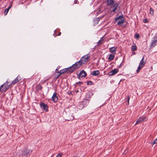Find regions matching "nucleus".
Here are the masks:
<instances>
[{"label":"nucleus","instance_id":"1","mask_svg":"<svg viewBox=\"0 0 157 157\" xmlns=\"http://www.w3.org/2000/svg\"><path fill=\"white\" fill-rule=\"evenodd\" d=\"M105 3L109 7V10L111 12L115 13L118 11L117 10L118 4L115 3L114 0H106Z\"/></svg>","mask_w":157,"mask_h":157},{"label":"nucleus","instance_id":"2","mask_svg":"<svg viewBox=\"0 0 157 157\" xmlns=\"http://www.w3.org/2000/svg\"><path fill=\"white\" fill-rule=\"evenodd\" d=\"M9 82L7 81L3 84L1 85L0 86V92H5L9 88L10 86L12 84H9Z\"/></svg>","mask_w":157,"mask_h":157},{"label":"nucleus","instance_id":"3","mask_svg":"<svg viewBox=\"0 0 157 157\" xmlns=\"http://www.w3.org/2000/svg\"><path fill=\"white\" fill-rule=\"evenodd\" d=\"M124 19L123 15H121L115 18L114 23H117L118 25H121L124 23Z\"/></svg>","mask_w":157,"mask_h":157},{"label":"nucleus","instance_id":"4","mask_svg":"<svg viewBox=\"0 0 157 157\" xmlns=\"http://www.w3.org/2000/svg\"><path fill=\"white\" fill-rule=\"evenodd\" d=\"M90 57V55L88 54L82 57L79 60L80 62V64L82 65L84 64L85 62L88 61Z\"/></svg>","mask_w":157,"mask_h":157},{"label":"nucleus","instance_id":"5","mask_svg":"<svg viewBox=\"0 0 157 157\" xmlns=\"http://www.w3.org/2000/svg\"><path fill=\"white\" fill-rule=\"evenodd\" d=\"M144 57L142 58V59L140 61V62L139 64V65L138 68L136 70L137 73H138L140 70L144 67V66L145 65L146 62L144 61Z\"/></svg>","mask_w":157,"mask_h":157},{"label":"nucleus","instance_id":"6","mask_svg":"<svg viewBox=\"0 0 157 157\" xmlns=\"http://www.w3.org/2000/svg\"><path fill=\"white\" fill-rule=\"evenodd\" d=\"M32 152V150L28 149H25L23 151L22 155L23 156L30 155Z\"/></svg>","mask_w":157,"mask_h":157},{"label":"nucleus","instance_id":"7","mask_svg":"<svg viewBox=\"0 0 157 157\" xmlns=\"http://www.w3.org/2000/svg\"><path fill=\"white\" fill-rule=\"evenodd\" d=\"M146 119V117L144 116L139 117L136 121L135 125L141 124L143 121L145 120Z\"/></svg>","mask_w":157,"mask_h":157},{"label":"nucleus","instance_id":"8","mask_svg":"<svg viewBox=\"0 0 157 157\" xmlns=\"http://www.w3.org/2000/svg\"><path fill=\"white\" fill-rule=\"evenodd\" d=\"M40 106L41 109L44 110H45L46 111H48V106L47 105L44 103H42L40 104Z\"/></svg>","mask_w":157,"mask_h":157},{"label":"nucleus","instance_id":"9","mask_svg":"<svg viewBox=\"0 0 157 157\" xmlns=\"http://www.w3.org/2000/svg\"><path fill=\"white\" fill-rule=\"evenodd\" d=\"M66 69H66L67 74H71L75 70V69H74L72 66L68 68H66Z\"/></svg>","mask_w":157,"mask_h":157},{"label":"nucleus","instance_id":"10","mask_svg":"<svg viewBox=\"0 0 157 157\" xmlns=\"http://www.w3.org/2000/svg\"><path fill=\"white\" fill-rule=\"evenodd\" d=\"M154 39H155V40H153L151 44V47H154L157 44V35L154 37Z\"/></svg>","mask_w":157,"mask_h":157},{"label":"nucleus","instance_id":"11","mask_svg":"<svg viewBox=\"0 0 157 157\" xmlns=\"http://www.w3.org/2000/svg\"><path fill=\"white\" fill-rule=\"evenodd\" d=\"M90 102L89 100L85 99H84V100L82 102V103L80 104V105H82H82H84L83 107L87 105Z\"/></svg>","mask_w":157,"mask_h":157},{"label":"nucleus","instance_id":"12","mask_svg":"<svg viewBox=\"0 0 157 157\" xmlns=\"http://www.w3.org/2000/svg\"><path fill=\"white\" fill-rule=\"evenodd\" d=\"M80 61L76 62L75 64H73L72 66L75 69V70L76 69L79 68L82 65L80 64Z\"/></svg>","mask_w":157,"mask_h":157},{"label":"nucleus","instance_id":"13","mask_svg":"<svg viewBox=\"0 0 157 157\" xmlns=\"http://www.w3.org/2000/svg\"><path fill=\"white\" fill-rule=\"evenodd\" d=\"M57 94L56 93H54L52 98V100L54 102H56L58 99V98L56 96Z\"/></svg>","mask_w":157,"mask_h":157},{"label":"nucleus","instance_id":"14","mask_svg":"<svg viewBox=\"0 0 157 157\" xmlns=\"http://www.w3.org/2000/svg\"><path fill=\"white\" fill-rule=\"evenodd\" d=\"M79 75V77L82 78V77L86 76V73L84 71L82 70L80 72Z\"/></svg>","mask_w":157,"mask_h":157},{"label":"nucleus","instance_id":"15","mask_svg":"<svg viewBox=\"0 0 157 157\" xmlns=\"http://www.w3.org/2000/svg\"><path fill=\"white\" fill-rule=\"evenodd\" d=\"M20 79L19 78V77L18 76L16 78L13 80L11 82V84H15L18 82Z\"/></svg>","mask_w":157,"mask_h":157},{"label":"nucleus","instance_id":"16","mask_svg":"<svg viewBox=\"0 0 157 157\" xmlns=\"http://www.w3.org/2000/svg\"><path fill=\"white\" fill-rule=\"evenodd\" d=\"M118 71V70L117 69H115L109 72L111 74L110 75H113L116 74Z\"/></svg>","mask_w":157,"mask_h":157},{"label":"nucleus","instance_id":"17","mask_svg":"<svg viewBox=\"0 0 157 157\" xmlns=\"http://www.w3.org/2000/svg\"><path fill=\"white\" fill-rule=\"evenodd\" d=\"M66 68L63 69L61 70H60L59 71H58L57 72V73L60 74L61 75H62L65 72H67V70Z\"/></svg>","mask_w":157,"mask_h":157},{"label":"nucleus","instance_id":"18","mask_svg":"<svg viewBox=\"0 0 157 157\" xmlns=\"http://www.w3.org/2000/svg\"><path fill=\"white\" fill-rule=\"evenodd\" d=\"M117 48L116 47H112L109 48V51L112 53L116 52L117 51Z\"/></svg>","mask_w":157,"mask_h":157},{"label":"nucleus","instance_id":"19","mask_svg":"<svg viewBox=\"0 0 157 157\" xmlns=\"http://www.w3.org/2000/svg\"><path fill=\"white\" fill-rule=\"evenodd\" d=\"M100 74V72L98 70L94 71L92 72V75L94 76L98 75Z\"/></svg>","mask_w":157,"mask_h":157},{"label":"nucleus","instance_id":"20","mask_svg":"<svg viewBox=\"0 0 157 157\" xmlns=\"http://www.w3.org/2000/svg\"><path fill=\"white\" fill-rule=\"evenodd\" d=\"M115 57V56L113 54H110L108 58V59L109 61H111Z\"/></svg>","mask_w":157,"mask_h":157},{"label":"nucleus","instance_id":"21","mask_svg":"<svg viewBox=\"0 0 157 157\" xmlns=\"http://www.w3.org/2000/svg\"><path fill=\"white\" fill-rule=\"evenodd\" d=\"M137 49V48L136 45L132 46L131 50L132 51H134L136 50Z\"/></svg>","mask_w":157,"mask_h":157},{"label":"nucleus","instance_id":"22","mask_svg":"<svg viewBox=\"0 0 157 157\" xmlns=\"http://www.w3.org/2000/svg\"><path fill=\"white\" fill-rule=\"evenodd\" d=\"M100 19L99 18H96L94 19V21L95 22V23L98 24V22L100 21Z\"/></svg>","mask_w":157,"mask_h":157},{"label":"nucleus","instance_id":"23","mask_svg":"<svg viewBox=\"0 0 157 157\" xmlns=\"http://www.w3.org/2000/svg\"><path fill=\"white\" fill-rule=\"evenodd\" d=\"M83 84V82H76L75 84H74V85H78L79 86H80L81 84Z\"/></svg>","mask_w":157,"mask_h":157},{"label":"nucleus","instance_id":"24","mask_svg":"<svg viewBox=\"0 0 157 157\" xmlns=\"http://www.w3.org/2000/svg\"><path fill=\"white\" fill-rule=\"evenodd\" d=\"M103 41L102 40H99L97 43V45L99 46L102 44V42Z\"/></svg>","mask_w":157,"mask_h":157},{"label":"nucleus","instance_id":"25","mask_svg":"<svg viewBox=\"0 0 157 157\" xmlns=\"http://www.w3.org/2000/svg\"><path fill=\"white\" fill-rule=\"evenodd\" d=\"M152 145H154L155 144L157 143V138L155 139V140L151 143Z\"/></svg>","mask_w":157,"mask_h":157},{"label":"nucleus","instance_id":"26","mask_svg":"<svg viewBox=\"0 0 157 157\" xmlns=\"http://www.w3.org/2000/svg\"><path fill=\"white\" fill-rule=\"evenodd\" d=\"M152 145H154L155 144L157 143V138L155 139V140L151 143Z\"/></svg>","mask_w":157,"mask_h":157},{"label":"nucleus","instance_id":"27","mask_svg":"<svg viewBox=\"0 0 157 157\" xmlns=\"http://www.w3.org/2000/svg\"><path fill=\"white\" fill-rule=\"evenodd\" d=\"M152 145H154L155 144L157 143V138L155 139V140L151 143Z\"/></svg>","mask_w":157,"mask_h":157},{"label":"nucleus","instance_id":"28","mask_svg":"<svg viewBox=\"0 0 157 157\" xmlns=\"http://www.w3.org/2000/svg\"><path fill=\"white\" fill-rule=\"evenodd\" d=\"M9 11V10L8 9H6L5 10L4 12V14L5 15H7Z\"/></svg>","mask_w":157,"mask_h":157},{"label":"nucleus","instance_id":"29","mask_svg":"<svg viewBox=\"0 0 157 157\" xmlns=\"http://www.w3.org/2000/svg\"><path fill=\"white\" fill-rule=\"evenodd\" d=\"M150 13L152 15H153V13H154L153 10L152 9H151V8L150 9Z\"/></svg>","mask_w":157,"mask_h":157},{"label":"nucleus","instance_id":"30","mask_svg":"<svg viewBox=\"0 0 157 157\" xmlns=\"http://www.w3.org/2000/svg\"><path fill=\"white\" fill-rule=\"evenodd\" d=\"M37 87L38 90H40L42 89V86L40 85H38Z\"/></svg>","mask_w":157,"mask_h":157},{"label":"nucleus","instance_id":"31","mask_svg":"<svg viewBox=\"0 0 157 157\" xmlns=\"http://www.w3.org/2000/svg\"><path fill=\"white\" fill-rule=\"evenodd\" d=\"M92 82L91 81H89L87 83V84L88 85H92Z\"/></svg>","mask_w":157,"mask_h":157},{"label":"nucleus","instance_id":"32","mask_svg":"<svg viewBox=\"0 0 157 157\" xmlns=\"http://www.w3.org/2000/svg\"><path fill=\"white\" fill-rule=\"evenodd\" d=\"M130 97L129 96H128L127 98V99H126L127 101V102H128V105L129 104V101L130 100Z\"/></svg>","mask_w":157,"mask_h":157},{"label":"nucleus","instance_id":"33","mask_svg":"<svg viewBox=\"0 0 157 157\" xmlns=\"http://www.w3.org/2000/svg\"><path fill=\"white\" fill-rule=\"evenodd\" d=\"M135 37L136 38H138L139 37V35L138 34H136L135 35Z\"/></svg>","mask_w":157,"mask_h":157},{"label":"nucleus","instance_id":"34","mask_svg":"<svg viewBox=\"0 0 157 157\" xmlns=\"http://www.w3.org/2000/svg\"><path fill=\"white\" fill-rule=\"evenodd\" d=\"M62 154L60 153L58 154L57 156H56V157H61Z\"/></svg>","mask_w":157,"mask_h":157},{"label":"nucleus","instance_id":"35","mask_svg":"<svg viewBox=\"0 0 157 157\" xmlns=\"http://www.w3.org/2000/svg\"><path fill=\"white\" fill-rule=\"evenodd\" d=\"M12 6V5L11 4H10L9 6L8 7V8H7V9H8L9 10L10 9V8H11Z\"/></svg>","mask_w":157,"mask_h":157},{"label":"nucleus","instance_id":"36","mask_svg":"<svg viewBox=\"0 0 157 157\" xmlns=\"http://www.w3.org/2000/svg\"><path fill=\"white\" fill-rule=\"evenodd\" d=\"M61 74H59V75H58L57 76L56 78H58L59 77H60V76L61 75Z\"/></svg>","mask_w":157,"mask_h":157},{"label":"nucleus","instance_id":"37","mask_svg":"<svg viewBox=\"0 0 157 157\" xmlns=\"http://www.w3.org/2000/svg\"><path fill=\"white\" fill-rule=\"evenodd\" d=\"M144 23H146L147 22V20L146 19L143 21Z\"/></svg>","mask_w":157,"mask_h":157},{"label":"nucleus","instance_id":"38","mask_svg":"<svg viewBox=\"0 0 157 157\" xmlns=\"http://www.w3.org/2000/svg\"><path fill=\"white\" fill-rule=\"evenodd\" d=\"M78 2V1L77 0H75L74 1V3L75 4L77 3H78L77 2Z\"/></svg>","mask_w":157,"mask_h":157},{"label":"nucleus","instance_id":"39","mask_svg":"<svg viewBox=\"0 0 157 157\" xmlns=\"http://www.w3.org/2000/svg\"><path fill=\"white\" fill-rule=\"evenodd\" d=\"M61 34V32H59L57 34V36H60V35Z\"/></svg>","mask_w":157,"mask_h":157},{"label":"nucleus","instance_id":"40","mask_svg":"<svg viewBox=\"0 0 157 157\" xmlns=\"http://www.w3.org/2000/svg\"><path fill=\"white\" fill-rule=\"evenodd\" d=\"M121 66H122V64H121H121H120V65H119V68H120V67H121Z\"/></svg>","mask_w":157,"mask_h":157},{"label":"nucleus","instance_id":"41","mask_svg":"<svg viewBox=\"0 0 157 157\" xmlns=\"http://www.w3.org/2000/svg\"><path fill=\"white\" fill-rule=\"evenodd\" d=\"M73 157H77V156H73Z\"/></svg>","mask_w":157,"mask_h":157},{"label":"nucleus","instance_id":"42","mask_svg":"<svg viewBox=\"0 0 157 157\" xmlns=\"http://www.w3.org/2000/svg\"><path fill=\"white\" fill-rule=\"evenodd\" d=\"M3 88H5V86H4V87H3Z\"/></svg>","mask_w":157,"mask_h":157}]
</instances>
